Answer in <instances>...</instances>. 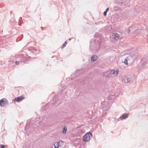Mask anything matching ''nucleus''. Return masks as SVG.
<instances>
[{
	"label": "nucleus",
	"instance_id": "423d86ee",
	"mask_svg": "<svg viewBox=\"0 0 148 148\" xmlns=\"http://www.w3.org/2000/svg\"><path fill=\"white\" fill-rule=\"evenodd\" d=\"M24 96H21L15 98L14 99V100L18 102H19L21 101L23 99H24Z\"/></svg>",
	"mask_w": 148,
	"mask_h": 148
},
{
	"label": "nucleus",
	"instance_id": "39448f33",
	"mask_svg": "<svg viewBox=\"0 0 148 148\" xmlns=\"http://www.w3.org/2000/svg\"><path fill=\"white\" fill-rule=\"evenodd\" d=\"M128 116V115L127 114H123L118 119V121H119L123 119H126Z\"/></svg>",
	"mask_w": 148,
	"mask_h": 148
},
{
	"label": "nucleus",
	"instance_id": "c85d7f7f",
	"mask_svg": "<svg viewBox=\"0 0 148 148\" xmlns=\"http://www.w3.org/2000/svg\"><path fill=\"white\" fill-rule=\"evenodd\" d=\"M147 61H148V59L147 60Z\"/></svg>",
	"mask_w": 148,
	"mask_h": 148
},
{
	"label": "nucleus",
	"instance_id": "4468645a",
	"mask_svg": "<svg viewBox=\"0 0 148 148\" xmlns=\"http://www.w3.org/2000/svg\"><path fill=\"white\" fill-rule=\"evenodd\" d=\"M131 80H132V78L131 77H128L126 79V80L127 82H129Z\"/></svg>",
	"mask_w": 148,
	"mask_h": 148
},
{
	"label": "nucleus",
	"instance_id": "20e7f679",
	"mask_svg": "<svg viewBox=\"0 0 148 148\" xmlns=\"http://www.w3.org/2000/svg\"><path fill=\"white\" fill-rule=\"evenodd\" d=\"M115 73V71L114 70H112L110 71H108L106 73V77L109 78L112 77V75Z\"/></svg>",
	"mask_w": 148,
	"mask_h": 148
},
{
	"label": "nucleus",
	"instance_id": "aec40b11",
	"mask_svg": "<svg viewBox=\"0 0 148 148\" xmlns=\"http://www.w3.org/2000/svg\"><path fill=\"white\" fill-rule=\"evenodd\" d=\"M139 31V30H137V31H135V32H134V33H136V32H138V31Z\"/></svg>",
	"mask_w": 148,
	"mask_h": 148
},
{
	"label": "nucleus",
	"instance_id": "2eb2a0df",
	"mask_svg": "<svg viewBox=\"0 0 148 148\" xmlns=\"http://www.w3.org/2000/svg\"><path fill=\"white\" fill-rule=\"evenodd\" d=\"M27 60V59L26 58L24 57L23 58L22 60L23 62H25Z\"/></svg>",
	"mask_w": 148,
	"mask_h": 148
},
{
	"label": "nucleus",
	"instance_id": "0eeeda50",
	"mask_svg": "<svg viewBox=\"0 0 148 148\" xmlns=\"http://www.w3.org/2000/svg\"><path fill=\"white\" fill-rule=\"evenodd\" d=\"M112 38L113 39L116 40H117L119 39V35L116 33H113L112 34Z\"/></svg>",
	"mask_w": 148,
	"mask_h": 148
},
{
	"label": "nucleus",
	"instance_id": "393cba45",
	"mask_svg": "<svg viewBox=\"0 0 148 148\" xmlns=\"http://www.w3.org/2000/svg\"><path fill=\"white\" fill-rule=\"evenodd\" d=\"M130 29H132V27H130Z\"/></svg>",
	"mask_w": 148,
	"mask_h": 148
},
{
	"label": "nucleus",
	"instance_id": "6e6552de",
	"mask_svg": "<svg viewBox=\"0 0 148 148\" xmlns=\"http://www.w3.org/2000/svg\"><path fill=\"white\" fill-rule=\"evenodd\" d=\"M100 36L99 34L98 36V37L97 38H96V39H95V41L96 42H98L99 43L101 42V38H100Z\"/></svg>",
	"mask_w": 148,
	"mask_h": 148
},
{
	"label": "nucleus",
	"instance_id": "f03ea898",
	"mask_svg": "<svg viewBox=\"0 0 148 148\" xmlns=\"http://www.w3.org/2000/svg\"><path fill=\"white\" fill-rule=\"evenodd\" d=\"M8 104V101L6 99L3 98L0 100V106L1 107H4Z\"/></svg>",
	"mask_w": 148,
	"mask_h": 148
},
{
	"label": "nucleus",
	"instance_id": "b1692460",
	"mask_svg": "<svg viewBox=\"0 0 148 148\" xmlns=\"http://www.w3.org/2000/svg\"><path fill=\"white\" fill-rule=\"evenodd\" d=\"M38 118H37V119H36V120L35 121H36H36H37L38 120Z\"/></svg>",
	"mask_w": 148,
	"mask_h": 148
},
{
	"label": "nucleus",
	"instance_id": "cd10ccee",
	"mask_svg": "<svg viewBox=\"0 0 148 148\" xmlns=\"http://www.w3.org/2000/svg\"><path fill=\"white\" fill-rule=\"evenodd\" d=\"M145 64V63H143V64Z\"/></svg>",
	"mask_w": 148,
	"mask_h": 148
},
{
	"label": "nucleus",
	"instance_id": "dca6fc26",
	"mask_svg": "<svg viewBox=\"0 0 148 148\" xmlns=\"http://www.w3.org/2000/svg\"><path fill=\"white\" fill-rule=\"evenodd\" d=\"M0 148H5L4 145H0Z\"/></svg>",
	"mask_w": 148,
	"mask_h": 148
},
{
	"label": "nucleus",
	"instance_id": "7ed1b4c3",
	"mask_svg": "<svg viewBox=\"0 0 148 148\" xmlns=\"http://www.w3.org/2000/svg\"><path fill=\"white\" fill-rule=\"evenodd\" d=\"M92 134L90 132H88L83 137V140L84 142H88L90 140V136Z\"/></svg>",
	"mask_w": 148,
	"mask_h": 148
},
{
	"label": "nucleus",
	"instance_id": "bb28decb",
	"mask_svg": "<svg viewBox=\"0 0 148 148\" xmlns=\"http://www.w3.org/2000/svg\"><path fill=\"white\" fill-rule=\"evenodd\" d=\"M42 28H43V27H41V29H42Z\"/></svg>",
	"mask_w": 148,
	"mask_h": 148
},
{
	"label": "nucleus",
	"instance_id": "a878e982",
	"mask_svg": "<svg viewBox=\"0 0 148 148\" xmlns=\"http://www.w3.org/2000/svg\"><path fill=\"white\" fill-rule=\"evenodd\" d=\"M137 35H134V36H137Z\"/></svg>",
	"mask_w": 148,
	"mask_h": 148
},
{
	"label": "nucleus",
	"instance_id": "f8f14e48",
	"mask_svg": "<svg viewBox=\"0 0 148 148\" xmlns=\"http://www.w3.org/2000/svg\"><path fill=\"white\" fill-rule=\"evenodd\" d=\"M109 8H107L106 10L103 12V15L105 16H106L107 14V12L109 10Z\"/></svg>",
	"mask_w": 148,
	"mask_h": 148
},
{
	"label": "nucleus",
	"instance_id": "9b49d317",
	"mask_svg": "<svg viewBox=\"0 0 148 148\" xmlns=\"http://www.w3.org/2000/svg\"><path fill=\"white\" fill-rule=\"evenodd\" d=\"M59 145H60L59 142H56L54 144V148H58L59 147Z\"/></svg>",
	"mask_w": 148,
	"mask_h": 148
},
{
	"label": "nucleus",
	"instance_id": "5701e85b",
	"mask_svg": "<svg viewBox=\"0 0 148 148\" xmlns=\"http://www.w3.org/2000/svg\"><path fill=\"white\" fill-rule=\"evenodd\" d=\"M67 43V42L66 41H65L64 44H65H65H66Z\"/></svg>",
	"mask_w": 148,
	"mask_h": 148
},
{
	"label": "nucleus",
	"instance_id": "9d476101",
	"mask_svg": "<svg viewBox=\"0 0 148 148\" xmlns=\"http://www.w3.org/2000/svg\"><path fill=\"white\" fill-rule=\"evenodd\" d=\"M125 0H117V3L119 5L125 2Z\"/></svg>",
	"mask_w": 148,
	"mask_h": 148
},
{
	"label": "nucleus",
	"instance_id": "f3484780",
	"mask_svg": "<svg viewBox=\"0 0 148 148\" xmlns=\"http://www.w3.org/2000/svg\"><path fill=\"white\" fill-rule=\"evenodd\" d=\"M9 62L12 63V64L14 63V62L12 60H10L9 61Z\"/></svg>",
	"mask_w": 148,
	"mask_h": 148
},
{
	"label": "nucleus",
	"instance_id": "ddd939ff",
	"mask_svg": "<svg viewBox=\"0 0 148 148\" xmlns=\"http://www.w3.org/2000/svg\"><path fill=\"white\" fill-rule=\"evenodd\" d=\"M67 129L66 127H64L63 130L62 131L63 133L64 134L66 133V132L67 131Z\"/></svg>",
	"mask_w": 148,
	"mask_h": 148
},
{
	"label": "nucleus",
	"instance_id": "a211bd4d",
	"mask_svg": "<svg viewBox=\"0 0 148 148\" xmlns=\"http://www.w3.org/2000/svg\"><path fill=\"white\" fill-rule=\"evenodd\" d=\"M19 62H18V61H16V62H15V64H16V65H18V64H19Z\"/></svg>",
	"mask_w": 148,
	"mask_h": 148
},
{
	"label": "nucleus",
	"instance_id": "f257e3e1",
	"mask_svg": "<svg viewBox=\"0 0 148 148\" xmlns=\"http://www.w3.org/2000/svg\"><path fill=\"white\" fill-rule=\"evenodd\" d=\"M134 57V56H130L127 57L124 60V62L125 64L126 65H128V61L132 63L134 62L135 59Z\"/></svg>",
	"mask_w": 148,
	"mask_h": 148
},
{
	"label": "nucleus",
	"instance_id": "412c9836",
	"mask_svg": "<svg viewBox=\"0 0 148 148\" xmlns=\"http://www.w3.org/2000/svg\"><path fill=\"white\" fill-rule=\"evenodd\" d=\"M116 74H117L118 73H119V71L118 70L117 71H116Z\"/></svg>",
	"mask_w": 148,
	"mask_h": 148
},
{
	"label": "nucleus",
	"instance_id": "1a4fd4ad",
	"mask_svg": "<svg viewBox=\"0 0 148 148\" xmlns=\"http://www.w3.org/2000/svg\"><path fill=\"white\" fill-rule=\"evenodd\" d=\"M97 56L96 55H94L91 57V60L92 62L95 61L97 59Z\"/></svg>",
	"mask_w": 148,
	"mask_h": 148
},
{
	"label": "nucleus",
	"instance_id": "6ab92c4d",
	"mask_svg": "<svg viewBox=\"0 0 148 148\" xmlns=\"http://www.w3.org/2000/svg\"><path fill=\"white\" fill-rule=\"evenodd\" d=\"M65 47V45L64 44L62 46V47H61V48L62 49V48H63L64 47Z\"/></svg>",
	"mask_w": 148,
	"mask_h": 148
},
{
	"label": "nucleus",
	"instance_id": "4be33fe9",
	"mask_svg": "<svg viewBox=\"0 0 148 148\" xmlns=\"http://www.w3.org/2000/svg\"><path fill=\"white\" fill-rule=\"evenodd\" d=\"M38 123H39V125H40V123H42V122H41V121H40V122H38Z\"/></svg>",
	"mask_w": 148,
	"mask_h": 148
}]
</instances>
